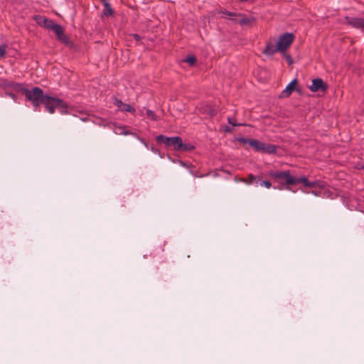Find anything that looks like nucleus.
Here are the masks:
<instances>
[{
	"label": "nucleus",
	"instance_id": "obj_1",
	"mask_svg": "<svg viewBox=\"0 0 364 364\" xmlns=\"http://www.w3.org/2000/svg\"><path fill=\"white\" fill-rule=\"evenodd\" d=\"M43 104L45 105L46 110L50 114L54 113L56 108L59 109L62 114L67 113V103L59 98L46 95L43 99Z\"/></svg>",
	"mask_w": 364,
	"mask_h": 364
},
{
	"label": "nucleus",
	"instance_id": "obj_2",
	"mask_svg": "<svg viewBox=\"0 0 364 364\" xmlns=\"http://www.w3.org/2000/svg\"><path fill=\"white\" fill-rule=\"evenodd\" d=\"M23 92L26 100L31 101L36 108L38 107L41 104H43V99L46 96L43 95V90L38 87H35L31 90L26 89Z\"/></svg>",
	"mask_w": 364,
	"mask_h": 364
},
{
	"label": "nucleus",
	"instance_id": "obj_3",
	"mask_svg": "<svg viewBox=\"0 0 364 364\" xmlns=\"http://www.w3.org/2000/svg\"><path fill=\"white\" fill-rule=\"evenodd\" d=\"M156 141L163 143L166 146L173 147L174 150L178 151L183 148V141L179 136L168 137L164 135L156 136Z\"/></svg>",
	"mask_w": 364,
	"mask_h": 364
},
{
	"label": "nucleus",
	"instance_id": "obj_4",
	"mask_svg": "<svg viewBox=\"0 0 364 364\" xmlns=\"http://www.w3.org/2000/svg\"><path fill=\"white\" fill-rule=\"evenodd\" d=\"M294 40V36L290 33H286L280 36L277 44V50L279 52L284 53L285 51L289 48Z\"/></svg>",
	"mask_w": 364,
	"mask_h": 364
},
{
	"label": "nucleus",
	"instance_id": "obj_5",
	"mask_svg": "<svg viewBox=\"0 0 364 364\" xmlns=\"http://www.w3.org/2000/svg\"><path fill=\"white\" fill-rule=\"evenodd\" d=\"M268 175L274 178L279 182L284 181L287 185H294L293 177L291 176L290 172L287 171H271L268 173Z\"/></svg>",
	"mask_w": 364,
	"mask_h": 364
},
{
	"label": "nucleus",
	"instance_id": "obj_6",
	"mask_svg": "<svg viewBox=\"0 0 364 364\" xmlns=\"http://www.w3.org/2000/svg\"><path fill=\"white\" fill-rule=\"evenodd\" d=\"M346 23L352 27L364 31V18L359 17H346Z\"/></svg>",
	"mask_w": 364,
	"mask_h": 364
},
{
	"label": "nucleus",
	"instance_id": "obj_7",
	"mask_svg": "<svg viewBox=\"0 0 364 364\" xmlns=\"http://www.w3.org/2000/svg\"><path fill=\"white\" fill-rule=\"evenodd\" d=\"M239 141L242 144H248L256 151H262V150L263 149L264 143L261 142L259 140H256V139H253L241 138L239 139Z\"/></svg>",
	"mask_w": 364,
	"mask_h": 364
},
{
	"label": "nucleus",
	"instance_id": "obj_8",
	"mask_svg": "<svg viewBox=\"0 0 364 364\" xmlns=\"http://www.w3.org/2000/svg\"><path fill=\"white\" fill-rule=\"evenodd\" d=\"M309 89L312 92H318L319 90L326 91L327 90V86L324 83L322 79L316 78L312 80L311 85L309 86Z\"/></svg>",
	"mask_w": 364,
	"mask_h": 364
},
{
	"label": "nucleus",
	"instance_id": "obj_9",
	"mask_svg": "<svg viewBox=\"0 0 364 364\" xmlns=\"http://www.w3.org/2000/svg\"><path fill=\"white\" fill-rule=\"evenodd\" d=\"M56 35L57 38L61 41L62 43L65 44H68L69 43V38L65 34L63 28L56 24L55 26H54L53 29L52 30Z\"/></svg>",
	"mask_w": 364,
	"mask_h": 364
},
{
	"label": "nucleus",
	"instance_id": "obj_10",
	"mask_svg": "<svg viewBox=\"0 0 364 364\" xmlns=\"http://www.w3.org/2000/svg\"><path fill=\"white\" fill-rule=\"evenodd\" d=\"M294 185L302 183L306 187L314 188L317 185L316 181H309L307 178L303 177H293Z\"/></svg>",
	"mask_w": 364,
	"mask_h": 364
},
{
	"label": "nucleus",
	"instance_id": "obj_11",
	"mask_svg": "<svg viewBox=\"0 0 364 364\" xmlns=\"http://www.w3.org/2000/svg\"><path fill=\"white\" fill-rule=\"evenodd\" d=\"M279 52V50H277V44L274 43L273 42H268L267 43L266 47L264 50V53L267 55H272L275 53Z\"/></svg>",
	"mask_w": 364,
	"mask_h": 364
},
{
	"label": "nucleus",
	"instance_id": "obj_12",
	"mask_svg": "<svg viewBox=\"0 0 364 364\" xmlns=\"http://www.w3.org/2000/svg\"><path fill=\"white\" fill-rule=\"evenodd\" d=\"M297 85V80L294 79L286 87V88L282 91V97H289L294 90L295 89L296 85Z\"/></svg>",
	"mask_w": 364,
	"mask_h": 364
},
{
	"label": "nucleus",
	"instance_id": "obj_13",
	"mask_svg": "<svg viewBox=\"0 0 364 364\" xmlns=\"http://www.w3.org/2000/svg\"><path fill=\"white\" fill-rule=\"evenodd\" d=\"M103 5V14L105 16H112L114 14V11L110 4L107 0H102Z\"/></svg>",
	"mask_w": 364,
	"mask_h": 364
},
{
	"label": "nucleus",
	"instance_id": "obj_14",
	"mask_svg": "<svg viewBox=\"0 0 364 364\" xmlns=\"http://www.w3.org/2000/svg\"><path fill=\"white\" fill-rule=\"evenodd\" d=\"M277 151V146L274 144H263V149L262 150V152L267 153V154H274Z\"/></svg>",
	"mask_w": 364,
	"mask_h": 364
},
{
	"label": "nucleus",
	"instance_id": "obj_15",
	"mask_svg": "<svg viewBox=\"0 0 364 364\" xmlns=\"http://www.w3.org/2000/svg\"><path fill=\"white\" fill-rule=\"evenodd\" d=\"M257 179H258V177H256L252 174H249L247 178H243L241 179V181L247 185H250V184H253L254 183H256V186H257Z\"/></svg>",
	"mask_w": 364,
	"mask_h": 364
},
{
	"label": "nucleus",
	"instance_id": "obj_16",
	"mask_svg": "<svg viewBox=\"0 0 364 364\" xmlns=\"http://www.w3.org/2000/svg\"><path fill=\"white\" fill-rule=\"evenodd\" d=\"M34 19L36 20V23L39 26L44 27L45 24L46 23V21H47L48 18L44 17V16H43L37 15V16H35Z\"/></svg>",
	"mask_w": 364,
	"mask_h": 364
},
{
	"label": "nucleus",
	"instance_id": "obj_17",
	"mask_svg": "<svg viewBox=\"0 0 364 364\" xmlns=\"http://www.w3.org/2000/svg\"><path fill=\"white\" fill-rule=\"evenodd\" d=\"M220 14H221L223 16L222 17L223 18H230L231 20H234L233 18H232V16H237V14L235 13H232V12H230V11H228L226 10H224V11H221L220 12Z\"/></svg>",
	"mask_w": 364,
	"mask_h": 364
},
{
	"label": "nucleus",
	"instance_id": "obj_18",
	"mask_svg": "<svg viewBox=\"0 0 364 364\" xmlns=\"http://www.w3.org/2000/svg\"><path fill=\"white\" fill-rule=\"evenodd\" d=\"M120 110L122 112H127L130 113H134L135 112V109L133 107H132L130 105L125 103L123 105Z\"/></svg>",
	"mask_w": 364,
	"mask_h": 364
},
{
	"label": "nucleus",
	"instance_id": "obj_19",
	"mask_svg": "<svg viewBox=\"0 0 364 364\" xmlns=\"http://www.w3.org/2000/svg\"><path fill=\"white\" fill-rule=\"evenodd\" d=\"M56 26V23H54V21L51 19H47L46 21V23L45 24L44 27L48 28V29H50V30H53L54 26Z\"/></svg>",
	"mask_w": 364,
	"mask_h": 364
},
{
	"label": "nucleus",
	"instance_id": "obj_20",
	"mask_svg": "<svg viewBox=\"0 0 364 364\" xmlns=\"http://www.w3.org/2000/svg\"><path fill=\"white\" fill-rule=\"evenodd\" d=\"M183 62L188 63L191 65H193L196 62V59L194 56L189 55L185 60H183Z\"/></svg>",
	"mask_w": 364,
	"mask_h": 364
},
{
	"label": "nucleus",
	"instance_id": "obj_21",
	"mask_svg": "<svg viewBox=\"0 0 364 364\" xmlns=\"http://www.w3.org/2000/svg\"><path fill=\"white\" fill-rule=\"evenodd\" d=\"M259 181V185L261 186H264L267 188H270L272 186V183L268 181H261L259 178L257 179V183Z\"/></svg>",
	"mask_w": 364,
	"mask_h": 364
},
{
	"label": "nucleus",
	"instance_id": "obj_22",
	"mask_svg": "<svg viewBox=\"0 0 364 364\" xmlns=\"http://www.w3.org/2000/svg\"><path fill=\"white\" fill-rule=\"evenodd\" d=\"M193 146H192L191 144H183V148L181 149H178V151H188V150H192L193 149Z\"/></svg>",
	"mask_w": 364,
	"mask_h": 364
},
{
	"label": "nucleus",
	"instance_id": "obj_23",
	"mask_svg": "<svg viewBox=\"0 0 364 364\" xmlns=\"http://www.w3.org/2000/svg\"><path fill=\"white\" fill-rule=\"evenodd\" d=\"M251 22V21L247 18H242L240 21H239V23L240 25H247V24H249Z\"/></svg>",
	"mask_w": 364,
	"mask_h": 364
},
{
	"label": "nucleus",
	"instance_id": "obj_24",
	"mask_svg": "<svg viewBox=\"0 0 364 364\" xmlns=\"http://www.w3.org/2000/svg\"><path fill=\"white\" fill-rule=\"evenodd\" d=\"M114 104L115 106H117L119 109L122 107L123 105L124 104L122 100L115 99Z\"/></svg>",
	"mask_w": 364,
	"mask_h": 364
},
{
	"label": "nucleus",
	"instance_id": "obj_25",
	"mask_svg": "<svg viewBox=\"0 0 364 364\" xmlns=\"http://www.w3.org/2000/svg\"><path fill=\"white\" fill-rule=\"evenodd\" d=\"M146 115H147L149 118H151V119H154V120H155V119H156V115H155L154 112L153 111H151V110L147 109V110H146Z\"/></svg>",
	"mask_w": 364,
	"mask_h": 364
},
{
	"label": "nucleus",
	"instance_id": "obj_26",
	"mask_svg": "<svg viewBox=\"0 0 364 364\" xmlns=\"http://www.w3.org/2000/svg\"><path fill=\"white\" fill-rule=\"evenodd\" d=\"M284 55L288 64L291 65L293 63V59L291 57V55L286 54L285 53H284Z\"/></svg>",
	"mask_w": 364,
	"mask_h": 364
},
{
	"label": "nucleus",
	"instance_id": "obj_27",
	"mask_svg": "<svg viewBox=\"0 0 364 364\" xmlns=\"http://www.w3.org/2000/svg\"><path fill=\"white\" fill-rule=\"evenodd\" d=\"M6 54V46L4 45L0 46V56L4 57Z\"/></svg>",
	"mask_w": 364,
	"mask_h": 364
},
{
	"label": "nucleus",
	"instance_id": "obj_28",
	"mask_svg": "<svg viewBox=\"0 0 364 364\" xmlns=\"http://www.w3.org/2000/svg\"><path fill=\"white\" fill-rule=\"evenodd\" d=\"M228 122L233 126H240L241 125L240 124H236L235 119L232 118H230V117L228 118Z\"/></svg>",
	"mask_w": 364,
	"mask_h": 364
},
{
	"label": "nucleus",
	"instance_id": "obj_29",
	"mask_svg": "<svg viewBox=\"0 0 364 364\" xmlns=\"http://www.w3.org/2000/svg\"><path fill=\"white\" fill-rule=\"evenodd\" d=\"M132 36L136 40V41H139L141 39V37L138 34H132Z\"/></svg>",
	"mask_w": 364,
	"mask_h": 364
},
{
	"label": "nucleus",
	"instance_id": "obj_30",
	"mask_svg": "<svg viewBox=\"0 0 364 364\" xmlns=\"http://www.w3.org/2000/svg\"><path fill=\"white\" fill-rule=\"evenodd\" d=\"M121 129H122V132H121L122 134H128V132H125V131H124V128H121Z\"/></svg>",
	"mask_w": 364,
	"mask_h": 364
}]
</instances>
